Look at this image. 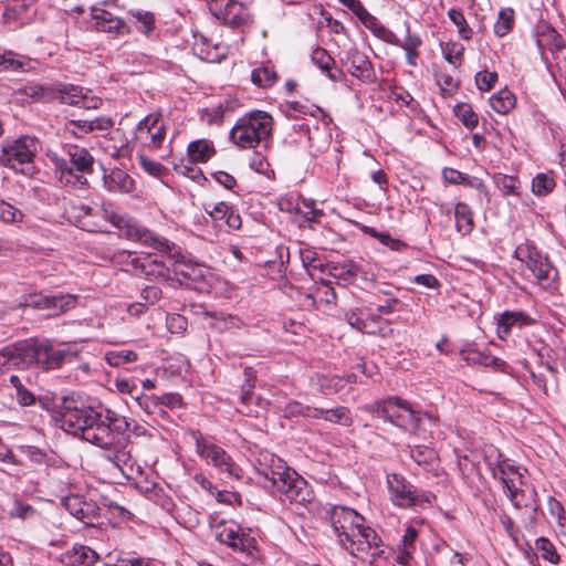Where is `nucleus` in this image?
Masks as SVG:
<instances>
[{"label": "nucleus", "mask_w": 566, "mask_h": 566, "mask_svg": "<svg viewBox=\"0 0 566 566\" xmlns=\"http://www.w3.org/2000/svg\"><path fill=\"white\" fill-rule=\"evenodd\" d=\"M61 427L66 432L106 450L104 460L126 478L140 472V467L132 455L133 441H129V437H124L129 430L125 417H118L111 410L96 411L92 407H65L61 415Z\"/></svg>", "instance_id": "nucleus-1"}, {"label": "nucleus", "mask_w": 566, "mask_h": 566, "mask_svg": "<svg viewBox=\"0 0 566 566\" xmlns=\"http://www.w3.org/2000/svg\"><path fill=\"white\" fill-rule=\"evenodd\" d=\"M328 517L339 544L350 555L368 559L371 566H381L387 558V547L375 530L366 525L363 515L350 507L336 505L328 510Z\"/></svg>", "instance_id": "nucleus-2"}, {"label": "nucleus", "mask_w": 566, "mask_h": 566, "mask_svg": "<svg viewBox=\"0 0 566 566\" xmlns=\"http://www.w3.org/2000/svg\"><path fill=\"white\" fill-rule=\"evenodd\" d=\"M1 354L9 358H18V364H21V367H35L45 371L62 367L74 355L65 345L55 347L49 339L38 340L34 338L7 346Z\"/></svg>", "instance_id": "nucleus-3"}, {"label": "nucleus", "mask_w": 566, "mask_h": 566, "mask_svg": "<svg viewBox=\"0 0 566 566\" xmlns=\"http://www.w3.org/2000/svg\"><path fill=\"white\" fill-rule=\"evenodd\" d=\"M64 155L60 156L49 151L48 157L53 163L56 171H60V179L66 185L77 186L87 182L85 174L93 171L94 158L90 151L77 145H66Z\"/></svg>", "instance_id": "nucleus-4"}, {"label": "nucleus", "mask_w": 566, "mask_h": 566, "mask_svg": "<svg viewBox=\"0 0 566 566\" xmlns=\"http://www.w3.org/2000/svg\"><path fill=\"white\" fill-rule=\"evenodd\" d=\"M272 129V116L266 112L256 109L237 120L230 130V139L241 149H251L266 140Z\"/></svg>", "instance_id": "nucleus-5"}, {"label": "nucleus", "mask_w": 566, "mask_h": 566, "mask_svg": "<svg viewBox=\"0 0 566 566\" xmlns=\"http://www.w3.org/2000/svg\"><path fill=\"white\" fill-rule=\"evenodd\" d=\"M367 410L376 412L386 421L410 433L418 429L421 419L420 412L415 410L408 401L399 397H388L378 400Z\"/></svg>", "instance_id": "nucleus-6"}, {"label": "nucleus", "mask_w": 566, "mask_h": 566, "mask_svg": "<svg viewBox=\"0 0 566 566\" xmlns=\"http://www.w3.org/2000/svg\"><path fill=\"white\" fill-rule=\"evenodd\" d=\"M514 256L530 270L539 285L547 287L557 279L558 272L555 266L532 243L518 244L514 251Z\"/></svg>", "instance_id": "nucleus-7"}, {"label": "nucleus", "mask_w": 566, "mask_h": 566, "mask_svg": "<svg viewBox=\"0 0 566 566\" xmlns=\"http://www.w3.org/2000/svg\"><path fill=\"white\" fill-rule=\"evenodd\" d=\"M191 437L196 442L197 453L220 472L237 480L242 478V469L219 446L208 441L200 431L192 430Z\"/></svg>", "instance_id": "nucleus-8"}, {"label": "nucleus", "mask_w": 566, "mask_h": 566, "mask_svg": "<svg viewBox=\"0 0 566 566\" xmlns=\"http://www.w3.org/2000/svg\"><path fill=\"white\" fill-rule=\"evenodd\" d=\"M218 542L229 546L232 551L253 556L256 541L235 522H220L214 530Z\"/></svg>", "instance_id": "nucleus-9"}, {"label": "nucleus", "mask_w": 566, "mask_h": 566, "mask_svg": "<svg viewBox=\"0 0 566 566\" xmlns=\"http://www.w3.org/2000/svg\"><path fill=\"white\" fill-rule=\"evenodd\" d=\"M39 148V140L35 137L28 135L17 139L7 140L0 149V163L10 168H15L17 165L31 163Z\"/></svg>", "instance_id": "nucleus-10"}, {"label": "nucleus", "mask_w": 566, "mask_h": 566, "mask_svg": "<svg viewBox=\"0 0 566 566\" xmlns=\"http://www.w3.org/2000/svg\"><path fill=\"white\" fill-rule=\"evenodd\" d=\"M386 482L390 501L398 507L410 509L421 505L423 502H429L428 496L419 493L418 490L400 474H387Z\"/></svg>", "instance_id": "nucleus-11"}, {"label": "nucleus", "mask_w": 566, "mask_h": 566, "mask_svg": "<svg viewBox=\"0 0 566 566\" xmlns=\"http://www.w3.org/2000/svg\"><path fill=\"white\" fill-rule=\"evenodd\" d=\"M135 138L151 150L160 148L166 138V125L161 115L153 113L144 117L136 127Z\"/></svg>", "instance_id": "nucleus-12"}, {"label": "nucleus", "mask_w": 566, "mask_h": 566, "mask_svg": "<svg viewBox=\"0 0 566 566\" xmlns=\"http://www.w3.org/2000/svg\"><path fill=\"white\" fill-rule=\"evenodd\" d=\"M493 476L502 483L505 493L516 509L526 506L520 499L522 492L520 486L523 483V475L518 471V468H515L507 460H504L497 463L493 469Z\"/></svg>", "instance_id": "nucleus-13"}, {"label": "nucleus", "mask_w": 566, "mask_h": 566, "mask_svg": "<svg viewBox=\"0 0 566 566\" xmlns=\"http://www.w3.org/2000/svg\"><path fill=\"white\" fill-rule=\"evenodd\" d=\"M208 9L213 17L231 28H241L248 23L245 8L235 0H208Z\"/></svg>", "instance_id": "nucleus-14"}, {"label": "nucleus", "mask_w": 566, "mask_h": 566, "mask_svg": "<svg viewBox=\"0 0 566 566\" xmlns=\"http://www.w3.org/2000/svg\"><path fill=\"white\" fill-rule=\"evenodd\" d=\"M62 505L72 516L83 522L86 526H94L101 517L99 507L93 502L84 501L78 495L63 497Z\"/></svg>", "instance_id": "nucleus-15"}, {"label": "nucleus", "mask_w": 566, "mask_h": 566, "mask_svg": "<svg viewBox=\"0 0 566 566\" xmlns=\"http://www.w3.org/2000/svg\"><path fill=\"white\" fill-rule=\"evenodd\" d=\"M56 98L61 103L84 109H96L102 105V98L90 95L88 90L80 86L64 85L57 91Z\"/></svg>", "instance_id": "nucleus-16"}, {"label": "nucleus", "mask_w": 566, "mask_h": 566, "mask_svg": "<svg viewBox=\"0 0 566 566\" xmlns=\"http://www.w3.org/2000/svg\"><path fill=\"white\" fill-rule=\"evenodd\" d=\"M203 209L216 226L221 227L226 224L229 230H238L241 228L242 221L240 214L226 202L220 201L213 205L205 203Z\"/></svg>", "instance_id": "nucleus-17"}, {"label": "nucleus", "mask_w": 566, "mask_h": 566, "mask_svg": "<svg viewBox=\"0 0 566 566\" xmlns=\"http://www.w3.org/2000/svg\"><path fill=\"white\" fill-rule=\"evenodd\" d=\"M255 469L271 486L290 470L282 459L270 452L260 453Z\"/></svg>", "instance_id": "nucleus-18"}, {"label": "nucleus", "mask_w": 566, "mask_h": 566, "mask_svg": "<svg viewBox=\"0 0 566 566\" xmlns=\"http://www.w3.org/2000/svg\"><path fill=\"white\" fill-rule=\"evenodd\" d=\"M535 323L528 314L522 311H505L497 318L496 333L500 339L504 340L509 337L514 327L522 328L531 326Z\"/></svg>", "instance_id": "nucleus-19"}, {"label": "nucleus", "mask_w": 566, "mask_h": 566, "mask_svg": "<svg viewBox=\"0 0 566 566\" xmlns=\"http://www.w3.org/2000/svg\"><path fill=\"white\" fill-rule=\"evenodd\" d=\"M91 15L95 21V29L97 31L114 34H124L128 32V28L124 20L103 8L93 7L91 10Z\"/></svg>", "instance_id": "nucleus-20"}, {"label": "nucleus", "mask_w": 566, "mask_h": 566, "mask_svg": "<svg viewBox=\"0 0 566 566\" xmlns=\"http://www.w3.org/2000/svg\"><path fill=\"white\" fill-rule=\"evenodd\" d=\"M127 235L130 239H135L146 245L153 247L154 249L172 254V250L175 249V244L170 243L168 240L159 238L155 235L150 230L138 227L136 224L128 226Z\"/></svg>", "instance_id": "nucleus-21"}, {"label": "nucleus", "mask_w": 566, "mask_h": 566, "mask_svg": "<svg viewBox=\"0 0 566 566\" xmlns=\"http://www.w3.org/2000/svg\"><path fill=\"white\" fill-rule=\"evenodd\" d=\"M133 268L136 272L147 277L168 279V269L163 262L154 259L151 255L144 258H134L132 260Z\"/></svg>", "instance_id": "nucleus-22"}, {"label": "nucleus", "mask_w": 566, "mask_h": 566, "mask_svg": "<svg viewBox=\"0 0 566 566\" xmlns=\"http://www.w3.org/2000/svg\"><path fill=\"white\" fill-rule=\"evenodd\" d=\"M342 4L347 7L360 22L375 34L380 35L386 31V28L378 21L376 17L370 14L360 0H338Z\"/></svg>", "instance_id": "nucleus-23"}, {"label": "nucleus", "mask_w": 566, "mask_h": 566, "mask_svg": "<svg viewBox=\"0 0 566 566\" xmlns=\"http://www.w3.org/2000/svg\"><path fill=\"white\" fill-rule=\"evenodd\" d=\"M349 73L363 81H370L373 77V66L368 57L358 50L350 51L347 55Z\"/></svg>", "instance_id": "nucleus-24"}, {"label": "nucleus", "mask_w": 566, "mask_h": 566, "mask_svg": "<svg viewBox=\"0 0 566 566\" xmlns=\"http://www.w3.org/2000/svg\"><path fill=\"white\" fill-rule=\"evenodd\" d=\"M103 184L109 192L128 193L134 189L133 178L122 169H113L104 175Z\"/></svg>", "instance_id": "nucleus-25"}, {"label": "nucleus", "mask_w": 566, "mask_h": 566, "mask_svg": "<svg viewBox=\"0 0 566 566\" xmlns=\"http://www.w3.org/2000/svg\"><path fill=\"white\" fill-rule=\"evenodd\" d=\"M312 61L315 63L333 82H340L344 78V72L340 69H333L335 61L323 48H316L312 52Z\"/></svg>", "instance_id": "nucleus-26"}, {"label": "nucleus", "mask_w": 566, "mask_h": 566, "mask_svg": "<svg viewBox=\"0 0 566 566\" xmlns=\"http://www.w3.org/2000/svg\"><path fill=\"white\" fill-rule=\"evenodd\" d=\"M312 418H322L326 421L338 423L344 427L353 424L350 411L346 407H336L333 409L314 408L313 413H307Z\"/></svg>", "instance_id": "nucleus-27"}, {"label": "nucleus", "mask_w": 566, "mask_h": 566, "mask_svg": "<svg viewBox=\"0 0 566 566\" xmlns=\"http://www.w3.org/2000/svg\"><path fill=\"white\" fill-rule=\"evenodd\" d=\"M206 315L210 318V327L219 333L239 329L243 325L240 317L223 312H206Z\"/></svg>", "instance_id": "nucleus-28"}, {"label": "nucleus", "mask_w": 566, "mask_h": 566, "mask_svg": "<svg viewBox=\"0 0 566 566\" xmlns=\"http://www.w3.org/2000/svg\"><path fill=\"white\" fill-rule=\"evenodd\" d=\"M187 150L191 164L207 163L216 154L213 143L208 139L191 142Z\"/></svg>", "instance_id": "nucleus-29"}, {"label": "nucleus", "mask_w": 566, "mask_h": 566, "mask_svg": "<svg viewBox=\"0 0 566 566\" xmlns=\"http://www.w3.org/2000/svg\"><path fill=\"white\" fill-rule=\"evenodd\" d=\"M98 559V555L88 546L75 545L71 552L65 554L64 560L71 565L91 566Z\"/></svg>", "instance_id": "nucleus-30"}, {"label": "nucleus", "mask_w": 566, "mask_h": 566, "mask_svg": "<svg viewBox=\"0 0 566 566\" xmlns=\"http://www.w3.org/2000/svg\"><path fill=\"white\" fill-rule=\"evenodd\" d=\"M465 360L469 364L491 367L494 370L503 373H505L507 368V365L503 359L491 356L490 354L480 350H469L465 355Z\"/></svg>", "instance_id": "nucleus-31"}, {"label": "nucleus", "mask_w": 566, "mask_h": 566, "mask_svg": "<svg viewBox=\"0 0 566 566\" xmlns=\"http://www.w3.org/2000/svg\"><path fill=\"white\" fill-rule=\"evenodd\" d=\"M244 376H245V381L241 386L240 400H241L242 409L240 410V412H242L243 415H245L248 417H253L258 412H256V410H254L251 407L252 395H253V389H254V381H253L254 376H253L252 368L247 367L244 369Z\"/></svg>", "instance_id": "nucleus-32"}, {"label": "nucleus", "mask_w": 566, "mask_h": 566, "mask_svg": "<svg viewBox=\"0 0 566 566\" xmlns=\"http://www.w3.org/2000/svg\"><path fill=\"white\" fill-rule=\"evenodd\" d=\"M3 512L11 518L29 520L35 516L36 511L33 506L19 497L9 500L3 505Z\"/></svg>", "instance_id": "nucleus-33"}, {"label": "nucleus", "mask_w": 566, "mask_h": 566, "mask_svg": "<svg viewBox=\"0 0 566 566\" xmlns=\"http://www.w3.org/2000/svg\"><path fill=\"white\" fill-rule=\"evenodd\" d=\"M516 98L510 90H501L490 98V105L499 114H507L515 107Z\"/></svg>", "instance_id": "nucleus-34"}, {"label": "nucleus", "mask_w": 566, "mask_h": 566, "mask_svg": "<svg viewBox=\"0 0 566 566\" xmlns=\"http://www.w3.org/2000/svg\"><path fill=\"white\" fill-rule=\"evenodd\" d=\"M454 217L455 226L460 233L469 234L473 230V213L467 203H457L454 209Z\"/></svg>", "instance_id": "nucleus-35"}, {"label": "nucleus", "mask_w": 566, "mask_h": 566, "mask_svg": "<svg viewBox=\"0 0 566 566\" xmlns=\"http://www.w3.org/2000/svg\"><path fill=\"white\" fill-rule=\"evenodd\" d=\"M313 492L307 482L300 475L294 478V488L284 496L290 502L304 504L311 502Z\"/></svg>", "instance_id": "nucleus-36"}, {"label": "nucleus", "mask_w": 566, "mask_h": 566, "mask_svg": "<svg viewBox=\"0 0 566 566\" xmlns=\"http://www.w3.org/2000/svg\"><path fill=\"white\" fill-rule=\"evenodd\" d=\"M76 297L72 294L49 295L46 311L51 315H60L75 306Z\"/></svg>", "instance_id": "nucleus-37"}, {"label": "nucleus", "mask_w": 566, "mask_h": 566, "mask_svg": "<svg viewBox=\"0 0 566 566\" xmlns=\"http://www.w3.org/2000/svg\"><path fill=\"white\" fill-rule=\"evenodd\" d=\"M175 517L179 524L188 530L195 528L200 524L199 512L187 503L175 506Z\"/></svg>", "instance_id": "nucleus-38"}, {"label": "nucleus", "mask_w": 566, "mask_h": 566, "mask_svg": "<svg viewBox=\"0 0 566 566\" xmlns=\"http://www.w3.org/2000/svg\"><path fill=\"white\" fill-rule=\"evenodd\" d=\"M457 118L469 129L478 126L479 116L468 103L457 104L453 108Z\"/></svg>", "instance_id": "nucleus-39"}, {"label": "nucleus", "mask_w": 566, "mask_h": 566, "mask_svg": "<svg viewBox=\"0 0 566 566\" xmlns=\"http://www.w3.org/2000/svg\"><path fill=\"white\" fill-rule=\"evenodd\" d=\"M346 319L348 324L356 328L357 331L369 334V335H380L385 337L384 329L369 328L370 322H367L366 318H363L358 312L350 311L346 314Z\"/></svg>", "instance_id": "nucleus-40"}, {"label": "nucleus", "mask_w": 566, "mask_h": 566, "mask_svg": "<svg viewBox=\"0 0 566 566\" xmlns=\"http://www.w3.org/2000/svg\"><path fill=\"white\" fill-rule=\"evenodd\" d=\"M555 186V179L551 174H538L533 178L532 191L536 196H546Z\"/></svg>", "instance_id": "nucleus-41"}, {"label": "nucleus", "mask_w": 566, "mask_h": 566, "mask_svg": "<svg viewBox=\"0 0 566 566\" xmlns=\"http://www.w3.org/2000/svg\"><path fill=\"white\" fill-rule=\"evenodd\" d=\"M514 10L511 8L501 9L497 21L494 24V32L499 36L506 35L513 28Z\"/></svg>", "instance_id": "nucleus-42"}, {"label": "nucleus", "mask_w": 566, "mask_h": 566, "mask_svg": "<svg viewBox=\"0 0 566 566\" xmlns=\"http://www.w3.org/2000/svg\"><path fill=\"white\" fill-rule=\"evenodd\" d=\"M251 81L260 87H269L276 81V73L269 66H260L252 71Z\"/></svg>", "instance_id": "nucleus-43"}, {"label": "nucleus", "mask_w": 566, "mask_h": 566, "mask_svg": "<svg viewBox=\"0 0 566 566\" xmlns=\"http://www.w3.org/2000/svg\"><path fill=\"white\" fill-rule=\"evenodd\" d=\"M494 182L503 196H518L520 181L516 177L496 175Z\"/></svg>", "instance_id": "nucleus-44"}, {"label": "nucleus", "mask_w": 566, "mask_h": 566, "mask_svg": "<svg viewBox=\"0 0 566 566\" xmlns=\"http://www.w3.org/2000/svg\"><path fill=\"white\" fill-rule=\"evenodd\" d=\"M535 548L541 557L552 564L559 562V555L556 552L554 544L546 537H539L535 542Z\"/></svg>", "instance_id": "nucleus-45"}, {"label": "nucleus", "mask_w": 566, "mask_h": 566, "mask_svg": "<svg viewBox=\"0 0 566 566\" xmlns=\"http://www.w3.org/2000/svg\"><path fill=\"white\" fill-rule=\"evenodd\" d=\"M333 275L342 280H350L358 275L360 272L359 265L354 261L347 260L344 262L336 263L332 268Z\"/></svg>", "instance_id": "nucleus-46"}, {"label": "nucleus", "mask_w": 566, "mask_h": 566, "mask_svg": "<svg viewBox=\"0 0 566 566\" xmlns=\"http://www.w3.org/2000/svg\"><path fill=\"white\" fill-rule=\"evenodd\" d=\"M137 354L134 350L119 349L111 350L105 354L106 361L114 367L122 366L126 363H133L137 360Z\"/></svg>", "instance_id": "nucleus-47"}, {"label": "nucleus", "mask_w": 566, "mask_h": 566, "mask_svg": "<svg viewBox=\"0 0 566 566\" xmlns=\"http://www.w3.org/2000/svg\"><path fill=\"white\" fill-rule=\"evenodd\" d=\"M23 212L13 205L0 199V221L18 223L23 220Z\"/></svg>", "instance_id": "nucleus-48"}, {"label": "nucleus", "mask_w": 566, "mask_h": 566, "mask_svg": "<svg viewBox=\"0 0 566 566\" xmlns=\"http://www.w3.org/2000/svg\"><path fill=\"white\" fill-rule=\"evenodd\" d=\"M303 206L306 209L302 210L301 216L303 220L300 222V226L308 224L311 227L312 223L319 222V219L324 216L323 210L315 208L314 200H303Z\"/></svg>", "instance_id": "nucleus-49"}, {"label": "nucleus", "mask_w": 566, "mask_h": 566, "mask_svg": "<svg viewBox=\"0 0 566 566\" xmlns=\"http://www.w3.org/2000/svg\"><path fill=\"white\" fill-rule=\"evenodd\" d=\"M448 17L458 27V32L463 40H470L472 38L473 32L460 10L450 9L448 11Z\"/></svg>", "instance_id": "nucleus-50"}, {"label": "nucleus", "mask_w": 566, "mask_h": 566, "mask_svg": "<svg viewBox=\"0 0 566 566\" xmlns=\"http://www.w3.org/2000/svg\"><path fill=\"white\" fill-rule=\"evenodd\" d=\"M12 387L15 389L17 400L21 406H30L34 402V396L22 384L21 379L12 375L9 379Z\"/></svg>", "instance_id": "nucleus-51"}, {"label": "nucleus", "mask_w": 566, "mask_h": 566, "mask_svg": "<svg viewBox=\"0 0 566 566\" xmlns=\"http://www.w3.org/2000/svg\"><path fill=\"white\" fill-rule=\"evenodd\" d=\"M129 13L138 21L140 22V27L138 30L144 33L145 35H149V33L155 28V17L149 11H143V10H130Z\"/></svg>", "instance_id": "nucleus-52"}, {"label": "nucleus", "mask_w": 566, "mask_h": 566, "mask_svg": "<svg viewBox=\"0 0 566 566\" xmlns=\"http://www.w3.org/2000/svg\"><path fill=\"white\" fill-rule=\"evenodd\" d=\"M463 52L464 48L459 43H447L446 48L443 49L444 59L454 67H458L461 64Z\"/></svg>", "instance_id": "nucleus-53"}, {"label": "nucleus", "mask_w": 566, "mask_h": 566, "mask_svg": "<svg viewBox=\"0 0 566 566\" xmlns=\"http://www.w3.org/2000/svg\"><path fill=\"white\" fill-rule=\"evenodd\" d=\"M300 476L294 470H289L283 476L279 478L272 485L280 494L285 496L294 488V478Z\"/></svg>", "instance_id": "nucleus-54"}, {"label": "nucleus", "mask_w": 566, "mask_h": 566, "mask_svg": "<svg viewBox=\"0 0 566 566\" xmlns=\"http://www.w3.org/2000/svg\"><path fill=\"white\" fill-rule=\"evenodd\" d=\"M24 61L17 60L15 54L12 51H7L0 54V72L4 71H18L23 69Z\"/></svg>", "instance_id": "nucleus-55"}, {"label": "nucleus", "mask_w": 566, "mask_h": 566, "mask_svg": "<svg viewBox=\"0 0 566 566\" xmlns=\"http://www.w3.org/2000/svg\"><path fill=\"white\" fill-rule=\"evenodd\" d=\"M277 206L281 211L301 214L300 197L294 195H285L279 198Z\"/></svg>", "instance_id": "nucleus-56"}, {"label": "nucleus", "mask_w": 566, "mask_h": 566, "mask_svg": "<svg viewBox=\"0 0 566 566\" xmlns=\"http://www.w3.org/2000/svg\"><path fill=\"white\" fill-rule=\"evenodd\" d=\"M410 457L418 464H429L434 460L436 453L433 449L428 447H415L410 451Z\"/></svg>", "instance_id": "nucleus-57"}, {"label": "nucleus", "mask_w": 566, "mask_h": 566, "mask_svg": "<svg viewBox=\"0 0 566 566\" xmlns=\"http://www.w3.org/2000/svg\"><path fill=\"white\" fill-rule=\"evenodd\" d=\"M497 81L496 72L482 71L475 75V83L480 91H490Z\"/></svg>", "instance_id": "nucleus-58"}, {"label": "nucleus", "mask_w": 566, "mask_h": 566, "mask_svg": "<svg viewBox=\"0 0 566 566\" xmlns=\"http://www.w3.org/2000/svg\"><path fill=\"white\" fill-rule=\"evenodd\" d=\"M137 158L142 168L151 176L159 177L166 171V168L161 164L149 159L145 155H138Z\"/></svg>", "instance_id": "nucleus-59"}, {"label": "nucleus", "mask_w": 566, "mask_h": 566, "mask_svg": "<svg viewBox=\"0 0 566 566\" xmlns=\"http://www.w3.org/2000/svg\"><path fill=\"white\" fill-rule=\"evenodd\" d=\"M140 298L146 306L153 305L161 298V290L155 285L146 286L140 293Z\"/></svg>", "instance_id": "nucleus-60"}, {"label": "nucleus", "mask_w": 566, "mask_h": 566, "mask_svg": "<svg viewBox=\"0 0 566 566\" xmlns=\"http://www.w3.org/2000/svg\"><path fill=\"white\" fill-rule=\"evenodd\" d=\"M103 218L109 221L117 228H124L130 226L128 221L125 220L124 217L119 216L116 211H114L111 207L103 206Z\"/></svg>", "instance_id": "nucleus-61"}, {"label": "nucleus", "mask_w": 566, "mask_h": 566, "mask_svg": "<svg viewBox=\"0 0 566 566\" xmlns=\"http://www.w3.org/2000/svg\"><path fill=\"white\" fill-rule=\"evenodd\" d=\"M114 125V122L111 117L101 116L96 117L94 119L90 120V124H87L86 132H93V130H108Z\"/></svg>", "instance_id": "nucleus-62"}, {"label": "nucleus", "mask_w": 566, "mask_h": 566, "mask_svg": "<svg viewBox=\"0 0 566 566\" xmlns=\"http://www.w3.org/2000/svg\"><path fill=\"white\" fill-rule=\"evenodd\" d=\"M316 294L321 296V300L327 304L336 302V292L333 289L331 282H323L317 289Z\"/></svg>", "instance_id": "nucleus-63"}, {"label": "nucleus", "mask_w": 566, "mask_h": 566, "mask_svg": "<svg viewBox=\"0 0 566 566\" xmlns=\"http://www.w3.org/2000/svg\"><path fill=\"white\" fill-rule=\"evenodd\" d=\"M442 175L447 182L453 185H464L468 180V175L453 168H444Z\"/></svg>", "instance_id": "nucleus-64"}]
</instances>
